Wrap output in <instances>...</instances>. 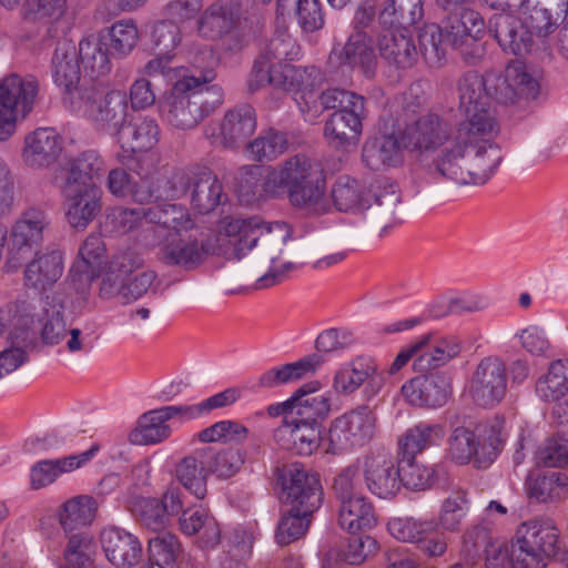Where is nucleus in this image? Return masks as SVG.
Wrapping results in <instances>:
<instances>
[{
  "instance_id": "ddd939ff",
  "label": "nucleus",
  "mask_w": 568,
  "mask_h": 568,
  "mask_svg": "<svg viewBox=\"0 0 568 568\" xmlns=\"http://www.w3.org/2000/svg\"><path fill=\"white\" fill-rule=\"evenodd\" d=\"M282 499L293 511L313 515L322 505L323 488L316 473L292 464L281 475Z\"/></svg>"
},
{
  "instance_id": "de8ad7c7",
  "label": "nucleus",
  "mask_w": 568,
  "mask_h": 568,
  "mask_svg": "<svg viewBox=\"0 0 568 568\" xmlns=\"http://www.w3.org/2000/svg\"><path fill=\"white\" fill-rule=\"evenodd\" d=\"M169 420L162 407L142 414L129 434L130 443L144 446L164 442L171 435Z\"/></svg>"
},
{
  "instance_id": "0eeeda50",
  "label": "nucleus",
  "mask_w": 568,
  "mask_h": 568,
  "mask_svg": "<svg viewBox=\"0 0 568 568\" xmlns=\"http://www.w3.org/2000/svg\"><path fill=\"white\" fill-rule=\"evenodd\" d=\"M503 427L501 419L479 424L474 429L456 427L448 438V458L459 465L473 460L478 468L488 467L501 452L505 440Z\"/></svg>"
},
{
  "instance_id": "37998d69",
  "label": "nucleus",
  "mask_w": 568,
  "mask_h": 568,
  "mask_svg": "<svg viewBox=\"0 0 568 568\" xmlns=\"http://www.w3.org/2000/svg\"><path fill=\"white\" fill-rule=\"evenodd\" d=\"M223 186L206 166L195 168V181L191 190V205L200 214L214 211L221 203Z\"/></svg>"
},
{
  "instance_id": "49530a36",
  "label": "nucleus",
  "mask_w": 568,
  "mask_h": 568,
  "mask_svg": "<svg viewBox=\"0 0 568 568\" xmlns=\"http://www.w3.org/2000/svg\"><path fill=\"white\" fill-rule=\"evenodd\" d=\"M105 245L98 234H90L80 246L79 256L70 270V277L79 285L88 286L97 274Z\"/></svg>"
},
{
  "instance_id": "3c124183",
  "label": "nucleus",
  "mask_w": 568,
  "mask_h": 568,
  "mask_svg": "<svg viewBox=\"0 0 568 568\" xmlns=\"http://www.w3.org/2000/svg\"><path fill=\"white\" fill-rule=\"evenodd\" d=\"M104 171L105 164L100 154L93 150L84 151L69 162L63 185L99 187L95 179Z\"/></svg>"
},
{
  "instance_id": "5701e85b",
  "label": "nucleus",
  "mask_w": 568,
  "mask_h": 568,
  "mask_svg": "<svg viewBox=\"0 0 568 568\" xmlns=\"http://www.w3.org/2000/svg\"><path fill=\"white\" fill-rule=\"evenodd\" d=\"M67 222L77 231H84L102 210L100 187L62 185Z\"/></svg>"
},
{
  "instance_id": "f257e3e1",
  "label": "nucleus",
  "mask_w": 568,
  "mask_h": 568,
  "mask_svg": "<svg viewBox=\"0 0 568 568\" xmlns=\"http://www.w3.org/2000/svg\"><path fill=\"white\" fill-rule=\"evenodd\" d=\"M539 82L519 62L509 63L505 72L489 77L486 81L477 72H468L458 81V111L464 120L457 126V138L447 153L445 163L454 168L463 159L467 148L474 145L477 155L483 152L497 168L503 161L501 150L494 139L499 133V123L490 106L489 95L504 105H523L539 94Z\"/></svg>"
},
{
  "instance_id": "f3484780",
  "label": "nucleus",
  "mask_w": 568,
  "mask_h": 568,
  "mask_svg": "<svg viewBox=\"0 0 568 568\" xmlns=\"http://www.w3.org/2000/svg\"><path fill=\"white\" fill-rule=\"evenodd\" d=\"M507 389V367L497 356H487L476 366L469 394L478 406L493 407L501 402Z\"/></svg>"
},
{
  "instance_id": "052dcab7",
  "label": "nucleus",
  "mask_w": 568,
  "mask_h": 568,
  "mask_svg": "<svg viewBox=\"0 0 568 568\" xmlns=\"http://www.w3.org/2000/svg\"><path fill=\"white\" fill-rule=\"evenodd\" d=\"M423 14L422 0H385L378 22L388 29H405L416 23Z\"/></svg>"
},
{
  "instance_id": "72a5a7b5",
  "label": "nucleus",
  "mask_w": 568,
  "mask_h": 568,
  "mask_svg": "<svg viewBox=\"0 0 568 568\" xmlns=\"http://www.w3.org/2000/svg\"><path fill=\"white\" fill-rule=\"evenodd\" d=\"M99 450L94 445L90 449L57 459H43L34 464L30 471L31 486L39 489L52 484L60 475L70 473L88 463Z\"/></svg>"
},
{
  "instance_id": "f704fd0d",
  "label": "nucleus",
  "mask_w": 568,
  "mask_h": 568,
  "mask_svg": "<svg viewBox=\"0 0 568 568\" xmlns=\"http://www.w3.org/2000/svg\"><path fill=\"white\" fill-rule=\"evenodd\" d=\"M402 132L376 134L363 146L362 159L372 170H381L385 166H395L402 162Z\"/></svg>"
},
{
  "instance_id": "4468645a",
  "label": "nucleus",
  "mask_w": 568,
  "mask_h": 568,
  "mask_svg": "<svg viewBox=\"0 0 568 568\" xmlns=\"http://www.w3.org/2000/svg\"><path fill=\"white\" fill-rule=\"evenodd\" d=\"M485 31V21L471 9L463 8L458 13L448 18L443 29L444 41L457 50L463 59L470 64L477 63L484 53L479 39Z\"/></svg>"
},
{
  "instance_id": "393cba45",
  "label": "nucleus",
  "mask_w": 568,
  "mask_h": 568,
  "mask_svg": "<svg viewBox=\"0 0 568 568\" xmlns=\"http://www.w3.org/2000/svg\"><path fill=\"white\" fill-rule=\"evenodd\" d=\"M273 438L283 449L310 456L320 447L322 432L320 424L300 422L293 415H286L285 420L275 428Z\"/></svg>"
},
{
  "instance_id": "aec40b11",
  "label": "nucleus",
  "mask_w": 568,
  "mask_h": 568,
  "mask_svg": "<svg viewBox=\"0 0 568 568\" xmlns=\"http://www.w3.org/2000/svg\"><path fill=\"white\" fill-rule=\"evenodd\" d=\"M256 129V113L248 104L227 111L219 125H207L205 138L212 145L235 149L243 144Z\"/></svg>"
},
{
  "instance_id": "f03ea898",
  "label": "nucleus",
  "mask_w": 568,
  "mask_h": 568,
  "mask_svg": "<svg viewBox=\"0 0 568 568\" xmlns=\"http://www.w3.org/2000/svg\"><path fill=\"white\" fill-rule=\"evenodd\" d=\"M457 138V129L435 113H427L415 122L407 124L402 131V143L405 149H412L422 153L432 152V159L425 163V171L435 181H452L458 185H483L496 172L497 166L489 163V158L480 152L477 155L474 145L467 148L463 159L456 161L454 168L446 161L449 155H444Z\"/></svg>"
},
{
  "instance_id": "e433bc0d",
  "label": "nucleus",
  "mask_w": 568,
  "mask_h": 568,
  "mask_svg": "<svg viewBox=\"0 0 568 568\" xmlns=\"http://www.w3.org/2000/svg\"><path fill=\"white\" fill-rule=\"evenodd\" d=\"M62 305H54L52 311L47 310L48 320L42 328V338L47 344H59L69 336L67 348L71 353L89 352L92 349V341L83 334L79 328H67L65 321L62 315Z\"/></svg>"
},
{
  "instance_id": "c9c22d12",
  "label": "nucleus",
  "mask_w": 568,
  "mask_h": 568,
  "mask_svg": "<svg viewBox=\"0 0 568 568\" xmlns=\"http://www.w3.org/2000/svg\"><path fill=\"white\" fill-rule=\"evenodd\" d=\"M116 138L124 151L146 152L159 142L160 128L152 118L136 116L119 128Z\"/></svg>"
},
{
  "instance_id": "13d9d810",
  "label": "nucleus",
  "mask_w": 568,
  "mask_h": 568,
  "mask_svg": "<svg viewBox=\"0 0 568 568\" xmlns=\"http://www.w3.org/2000/svg\"><path fill=\"white\" fill-rule=\"evenodd\" d=\"M141 223L146 221L172 231L192 229V217L189 211L178 204H161L151 207H138Z\"/></svg>"
},
{
  "instance_id": "680f3d73",
  "label": "nucleus",
  "mask_w": 568,
  "mask_h": 568,
  "mask_svg": "<svg viewBox=\"0 0 568 568\" xmlns=\"http://www.w3.org/2000/svg\"><path fill=\"white\" fill-rule=\"evenodd\" d=\"M487 306L488 300L484 295L473 292H460L442 296L433 303L430 312L435 317H444L479 312Z\"/></svg>"
},
{
  "instance_id": "ea45409f",
  "label": "nucleus",
  "mask_w": 568,
  "mask_h": 568,
  "mask_svg": "<svg viewBox=\"0 0 568 568\" xmlns=\"http://www.w3.org/2000/svg\"><path fill=\"white\" fill-rule=\"evenodd\" d=\"M378 49L383 59L397 68H410L416 58L415 43L405 29H388L378 37Z\"/></svg>"
},
{
  "instance_id": "c85d7f7f",
  "label": "nucleus",
  "mask_w": 568,
  "mask_h": 568,
  "mask_svg": "<svg viewBox=\"0 0 568 568\" xmlns=\"http://www.w3.org/2000/svg\"><path fill=\"white\" fill-rule=\"evenodd\" d=\"M101 545L106 559L116 568H131L142 557L138 537L120 527H105L101 532Z\"/></svg>"
},
{
  "instance_id": "0e129e2a",
  "label": "nucleus",
  "mask_w": 568,
  "mask_h": 568,
  "mask_svg": "<svg viewBox=\"0 0 568 568\" xmlns=\"http://www.w3.org/2000/svg\"><path fill=\"white\" fill-rule=\"evenodd\" d=\"M77 53L84 70L92 77L104 75L111 70L106 43L100 36L91 34L81 40Z\"/></svg>"
},
{
  "instance_id": "1a4fd4ad",
  "label": "nucleus",
  "mask_w": 568,
  "mask_h": 568,
  "mask_svg": "<svg viewBox=\"0 0 568 568\" xmlns=\"http://www.w3.org/2000/svg\"><path fill=\"white\" fill-rule=\"evenodd\" d=\"M558 549V529L548 521L529 520L516 530L509 562L511 568H545Z\"/></svg>"
},
{
  "instance_id": "4c0bfd02",
  "label": "nucleus",
  "mask_w": 568,
  "mask_h": 568,
  "mask_svg": "<svg viewBox=\"0 0 568 568\" xmlns=\"http://www.w3.org/2000/svg\"><path fill=\"white\" fill-rule=\"evenodd\" d=\"M321 387L318 381L302 385L293 395V410L288 415L300 422L318 424V419L325 418L331 409L329 398L325 394H317Z\"/></svg>"
},
{
  "instance_id": "b1692460",
  "label": "nucleus",
  "mask_w": 568,
  "mask_h": 568,
  "mask_svg": "<svg viewBox=\"0 0 568 568\" xmlns=\"http://www.w3.org/2000/svg\"><path fill=\"white\" fill-rule=\"evenodd\" d=\"M450 389V378L436 372L410 378L402 386L400 392L412 406L437 408L447 403Z\"/></svg>"
},
{
  "instance_id": "7ed1b4c3",
  "label": "nucleus",
  "mask_w": 568,
  "mask_h": 568,
  "mask_svg": "<svg viewBox=\"0 0 568 568\" xmlns=\"http://www.w3.org/2000/svg\"><path fill=\"white\" fill-rule=\"evenodd\" d=\"M210 49L195 55L191 63L200 74L178 73L170 93L160 102L162 119L178 130H191L219 109L224 100L220 85H207L215 78Z\"/></svg>"
},
{
  "instance_id": "774afa93",
  "label": "nucleus",
  "mask_w": 568,
  "mask_h": 568,
  "mask_svg": "<svg viewBox=\"0 0 568 568\" xmlns=\"http://www.w3.org/2000/svg\"><path fill=\"white\" fill-rule=\"evenodd\" d=\"M287 146L286 134L271 129L262 132L252 142L247 143L245 151L250 159L263 162L275 160L287 150Z\"/></svg>"
},
{
  "instance_id": "6e6d98bb",
  "label": "nucleus",
  "mask_w": 568,
  "mask_h": 568,
  "mask_svg": "<svg viewBox=\"0 0 568 568\" xmlns=\"http://www.w3.org/2000/svg\"><path fill=\"white\" fill-rule=\"evenodd\" d=\"M180 529L187 536L197 535L203 547L220 542L221 529L215 518L204 509L185 510L181 514Z\"/></svg>"
},
{
  "instance_id": "dca6fc26",
  "label": "nucleus",
  "mask_w": 568,
  "mask_h": 568,
  "mask_svg": "<svg viewBox=\"0 0 568 568\" xmlns=\"http://www.w3.org/2000/svg\"><path fill=\"white\" fill-rule=\"evenodd\" d=\"M298 54L295 39L285 32L272 37L261 49L247 78V89L254 93L267 85V78L280 73L284 60H293Z\"/></svg>"
},
{
  "instance_id": "a878e982",
  "label": "nucleus",
  "mask_w": 568,
  "mask_h": 568,
  "mask_svg": "<svg viewBox=\"0 0 568 568\" xmlns=\"http://www.w3.org/2000/svg\"><path fill=\"white\" fill-rule=\"evenodd\" d=\"M151 37L156 58L148 62L145 72L149 75L162 74L168 81H173L178 73L184 72L182 69L169 67L170 53L181 42L180 28L172 20L160 21L153 27Z\"/></svg>"
},
{
  "instance_id": "5fc2aeb1",
  "label": "nucleus",
  "mask_w": 568,
  "mask_h": 568,
  "mask_svg": "<svg viewBox=\"0 0 568 568\" xmlns=\"http://www.w3.org/2000/svg\"><path fill=\"white\" fill-rule=\"evenodd\" d=\"M338 504V524L343 529L354 534L376 525L373 504L365 496Z\"/></svg>"
},
{
  "instance_id": "9b49d317",
  "label": "nucleus",
  "mask_w": 568,
  "mask_h": 568,
  "mask_svg": "<svg viewBox=\"0 0 568 568\" xmlns=\"http://www.w3.org/2000/svg\"><path fill=\"white\" fill-rule=\"evenodd\" d=\"M39 81L28 74H10L0 81V142L16 131L19 116H27L39 95Z\"/></svg>"
},
{
  "instance_id": "bb28decb",
  "label": "nucleus",
  "mask_w": 568,
  "mask_h": 568,
  "mask_svg": "<svg viewBox=\"0 0 568 568\" xmlns=\"http://www.w3.org/2000/svg\"><path fill=\"white\" fill-rule=\"evenodd\" d=\"M418 356L413 362V368L423 373L446 365L457 357L462 351L460 342L455 336H442L427 333L416 339Z\"/></svg>"
},
{
  "instance_id": "2eb2a0df",
  "label": "nucleus",
  "mask_w": 568,
  "mask_h": 568,
  "mask_svg": "<svg viewBox=\"0 0 568 568\" xmlns=\"http://www.w3.org/2000/svg\"><path fill=\"white\" fill-rule=\"evenodd\" d=\"M384 385L385 377L376 361L368 356H357L336 371L332 387L337 395L348 396L364 386L363 396L371 400L381 393Z\"/></svg>"
},
{
  "instance_id": "864d4df0",
  "label": "nucleus",
  "mask_w": 568,
  "mask_h": 568,
  "mask_svg": "<svg viewBox=\"0 0 568 568\" xmlns=\"http://www.w3.org/2000/svg\"><path fill=\"white\" fill-rule=\"evenodd\" d=\"M535 393L545 403L559 402L568 395V361L551 362L547 372L537 378Z\"/></svg>"
},
{
  "instance_id": "e2e57ef3",
  "label": "nucleus",
  "mask_w": 568,
  "mask_h": 568,
  "mask_svg": "<svg viewBox=\"0 0 568 568\" xmlns=\"http://www.w3.org/2000/svg\"><path fill=\"white\" fill-rule=\"evenodd\" d=\"M470 509V500L466 490L458 488L453 490L442 503L437 517V528L444 531L455 532L462 527Z\"/></svg>"
},
{
  "instance_id": "603ef678",
  "label": "nucleus",
  "mask_w": 568,
  "mask_h": 568,
  "mask_svg": "<svg viewBox=\"0 0 568 568\" xmlns=\"http://www.w3.org/2000/svg\"><path fill=\"white\" fill-rule=\"evenodd\" d=\"M527 494L538 503H558L568 498V476L562 473H547L528 477Z\"/></svg>"
},
{
  "instance_id": "69168bd1",
  "label": "nucleus",
  "mask_w": 568,
  "mask_h": 568,
  "mask_svg": "<svg viewBox=\"0 0 568 568\" xmlns=\"http://www.w3.org/2000/svg\"><path fill=\"white\" fill-rule=\"evenodd\" d=\"M209 473L220 479H227L240 471L245 463V453L239 448L216 450L213 447H203Z\"/></svg>"
},
{
  "instance_id": "cd10ccee",
  "label": "nucleus",
  "mask_w": 568,
  "mask_h": 568,
  "mask_svg": "<svg viewBox=\"0 0 568 568\" xmlns=\"http://www.w3.org/2000/svg\"><path fill=\"white\" fill-rule=\"evenodd\" d=\"M489 31L503 51L514 55L529 52L532 45L530 29L516 16L510 13H495L489 19Z\"/></svg>"
},
{
  "instance_id": "39448f33",
  "label": "nucleus",
  "mask_w": 568,
  "mask_h": 568,
  "mask_svg": "<svg viewBox=\"0 0 568 568\" xmlns=\"http://www.w3.org/2000/svg\"><path fill=\"white\" fill-rule=\"evenodd\" d=\"M271 195L286 193L294 206L324 211L325 176L318 163L305 154H296L271 168L263 181Z\"/></svg>"
},
{
  "instance_id": "338daca9",
  "label": "nucleus",
  "mask_w": 568,
  "mask_h": 568,
  "mask_svg": "<svg viewBox=\"0 0 568 568\" xmlns=\"http://www.w3.org/2000/svg\"><path fill=\"white\" fill-rule=\"evenodd\" d=\"M387 530L402 542L418 545L423 537L437 531V525L434 519L397 517L388 521Z\"/></svg>"
},
{
  "instance_id": "20e7f679",
  "label": "nucleus",
  "mask_w": 568,
  "mask_h": 568,
  "mask_svg": "<svg viewBox=\"0 0 568 568\" xmlns=\"http://www.w3.org/2000/svg\"><path fill=\"white\" fill-rule=\"evenodd\" d=\"M220 231L229 237L236 257H242L258 241L266 248L271 265L268 271L257 280L258 288H266L281 283L295 266L292 262H281L280 255L285 244L287 232L282 223L264 224L257 216L248 219L224 217Z\"/></svg>"
},
{
  "instance_id": "8fccbe9b",
  "label": "nucleus",
  "mask_w": 568,
  "mask_h": 568,
  "mask_svg": "<svg viewBox=\"0 0 568 568\" xmlns=\"http://www.w3.org/2000/svg\"><path fill=\"white\" fill-rule=\"evenodd\" d=\"M33 322V308L27 302L8 303L0 307V335L8 333L10 342L24 344Z\"/></svg>"
},
{
  "instance_id": "a211bd4d",
  "label": "nucleus",
  "mask_w": 568,
  "mask_h": 568,
  "mask_svg": "<svg viewBox=\"0 0 568 568\" xmlns=\"http://www.w3.org/2000/svg\"><path fill=\"white\" fill-rule=\"evenodd\" d=\"M367 489L379 498H390L400 489V469L390 453L371 450L358 458Z\"/></svg>"
},
{
  "instance_id": "79ce46f5",
  "label": "nucleus",
  "mask_w": 568,
  "mask_h": 568,
  "mask_svg": "<svg viewBox=\"0 0 568 568\" xmlns=\"http://www.w3.org/2000/svg\"><path fill=\"white\" fill-rule=\"evenodd\" d=\"M529 11V28L540 36L552 31L568 14V0H521Z\"/></svg>"
},
{
  "instance_id": "a18cd8bd",
  "label": "nucleus",
  "mask_w": 568,
  "mask_h": 568,
  "mask_svg": "<svg viewBox=\"0 0 568 568\" xmlns=\"http://www.w3.org/2000/svg\"><path fill=\"white\" fill-rule=\"evenodd\" d=\"M322 364L323 358L317 354H312L297 362L273 367L260 376L257 386L261 388H275L298 381L308 374H314Z\"/></svg>"
},
{
  "instance_id": "c756f323",
  "label": "nucleus",
  "mask_w": 568,
  "mask_h": 568,
  "mask_svg": "<svg viewBox=\"0 0 568 568\" xmlns=\"http://www.w3.org/2000/svg\"><path fill=\"white\" fill-rule=\"evenodd\" d=\"M53 82L65 93L72 104L78 92L87 87H79L80 67L75 45L69 40L57 43L51 61Z\"/></svg>"
},
{
  "instance_id": "a19ab883",
  "label": "nucleus",
  "mask_w": 568,
  "mask_h": 568,
  "mask_svg": "<svg viewBox=\"0 0 568 568\" xmlns=\"http://www.w3.org/2000/svg\"><path fill=\"white\" fill-rule=\"evenodd\" d=\"M63 273L62 254L52 251L36 257L24 270V282L28 287L44 291L55 284Z\"/></svg>"
},
{
  "instance_id": "6ab92c4d",
  "label": "nucleus",
  "mask_w": 568,
  "mask_h": 568,
  "mask_svg": "<svg viewBox=\"0 0 568 568\" xmlns=\"http://www.w3.org/2000/svg\"><path fill=\"white\" fill-rule=\"evenodd\" d=\"M267 85L293 94L302 113L308 106L310 101L316 95V91L323 84L325 77L322 70L315 65L285 64L280 68V73L267 78Z\"/></svg>"
},
{
  "instance_id": "2f4dec72",
  "label": "nucleus",
  "mask_w": 568,
  "mask_h": 568,
  "mask_svg": "<svg viewBox=\"0 0 568 568\" xmlns=\"http://www.w3.org/2000/svg\"><path fill=\"white\" fill-rule=\"evenodd\" d=\"M399 204V191L396 185L390 184L375 194L373 203L365 205V220L384 236L402 223Z\"/></svg>"
},
{
  "instance_id": "09e8293b",
  "label": "nucleus",
  "mask_w": 568,
  "mask_h": 568,
  "mask_svg": "<svg viewBox=\"0 0 568 568\" xmlns=\"http://www.w3.org/2000/svg\"><path fill=\"white\" fill-rule=\"evenodd\" d=\"M444 436L445 430L440 424L419 422L409 427L398 439V454L414 458L417 454L437 445Z\"/></svg>"
},
{
  "instance_id": "c03bdc74",
  "label": "nucleus",
  "mask_w": 568,
  "mask_h": 568,
  "mask_svg": "<svg viewBox=\"0 0 568 568\" xmlns=\"http://www.w3.org/2000/svg\"><path fill=\"white\" fill-rule=\"evenodd\" d=\"M202 448L185 456L175 468L179 483L196 499H203L207 494L209 468Z\"/></svg>"
},
{
  "instance_id": "473e14b6",
  "label": "nucleus",
  "mask_w": 568,
  "mask_h": 568,
  "mask_svg": "<svg viewBox=\"0 0 568 568\" xmlns=\"http://www.w3.org/2000/svg\"><path fill=\"white\" fill-rule=\"evenodd\" d=\"M364 104L358 109L336 110L324 126V136L334 148L355 143L362 132Z\"/></svg>"
},
{
  "instance_id": "423d86ee",
  "label": "nucleus",
  "mask_w": 568,
  "mask_h": 568,
  "mask_svg": "<svg viewBox=\"0 0 568 568\" xmlns=\"http://www.w3.org/2000/svg\"><path fill=\"white\" fill-rule=\"evenodd\" d=\"M142 264L143 261L133 251L114 254L102 270L99 297L126 305L144 296L158 275L152 270L138 272Z\"/></svg>"
},
{
  "instance_id": "4be33fe9",
  "label": "nucleus",
  "mask_w": 568,
  "mask_h": 568,
  "mask_svg": "<svg viewBox=\"0 0 568 568\" xmlns=\"http://www.w3.org/2000/svg\"><path fill=\"white\" fill-rule=\"evenodd\" d=\"M251 0H214L196 21L197 34L207 40H217L232 31L243 17Z\"/></svg>"
},
{
  "instance_id": "bf43d9fd",
  "label": "nucleus",
  "mask_w": 568,
  "mask_h": 568,
  "mask_svg": "<svg viewBox=\"0 0 568 568\" xmlns=\"http://www.w3.org/2000/svg\"><path fill=\"white\" fill-rule=\"evenodd\" d=\"M98 504L91 496H77L67 500L59 513L60 525L65 534L89 526L95 518Z\"/></svg>"
},
{
  "instance_id": "9d476101",
  "label": "nucleus",
  "mask_w": 568,
  "mask_h": 568,
  "mask_svg": "<svg viewBox=\"0 0 568 568\" xmlns=\"http://www.w3.org/2000/svg\"><path fill=\"white\" fill-rule=\"evenodd\" d=\"M71 108L73 112L89 119L99 129L118 135L119 128L125 122L128 100L124 92L103 93L91 85L74 95Z\"/></svg>"
},
{
  "instance_id": "7c9ffc66",
  "label": "nucleus",
  "mask_w": 568,
  "mask_h": 568,
  "mask_svg": "<svg viewBox=\"0 0 568 568\" xmlns=\"http://www.w3.org/2000/svg\"><path fill=\"white\" fill-rule=\"evenodd\" d=\"M62 151V139L51 128H39L24 139L22 158L31 168H48L53 164Z\"/></svg>"
},
{
  "instance_id": "412c9836",
  "label": "nucleus",
  "mask_w": 568,
  "mask_h": 568,
  "mask_svg": "<svg viewBox=\"0 0 568 568\" xmlns=\"http://www.w3.org/2000/svg\"><path fill=\"white\" fill-rule=\"evenodd\" d=\"M328 64L343 73L358 69L366 77H371L376 65L371 38L363 31L353 32L344 44L338 43L333 47Z\"/></svg>"
},
{
  "instance_id": "6e6552de",
  "label": "nucleus",
  "mask_w": 568,
  "mask_h": 568,
  "mask_svg": "<svg viewBox=\"0 0 568 568\" xmlns=\"http://www.w3.org/2000/svg\"><path fill=\"white\" fill-rule=\"evenodd\" d=\"M222 247L220 237L211 232H204L195 226L185 231L168 232L158 244V260L168 265L191 271L205 262L209 255Z\"/></svg>"
},
{
  "instance_id": "4d7b16f0",
  "label": "nucleus",
  "mask_w": 568,
  "mask_h": 568,
  "mask_svg": "<svg viewBox=\"0 0 568 568\" xmlns=\"http://www.w3.org/2000/svg\"><path fill=\"white\" fill-rule=\"evenodd\" d=\"M365 104L364 98L354 92L341 89H327L321 94H317L310 101L308 106L305 108L303 113L306 121L316 120L325 110L337 109H358L359 105Z\"/></svg>"
},
{
  "instance_id": "f8f14e48",
  "label": "nucleus",
  "mask_w": 568,
  "mask_h": 568,
  "mask_svg": "<svg viewBox=\"0 0 568 568\" xmlns=\"http://www.w3.org/2000/svg\"><path fill=\"white\" fill-rule=\"evenodd\" d=\"M375 432V417L366 406H361L336 417L328 429V448L342 454L369 443Z\"/></svg>"
},
{
  "instance_id": "58836bf2",
  "label": "nucleus",
  "mask_w": 568,
  "mask_h": 568,
  "mask_svg": "<svg viewBox=\"0 0 568 568\" xmlns=\"http://www.w3.org/2000/svg\"><path fill=\"white\" fill-rule=\"evenodd\" d=\"M47 214L40 209L24 211L16 221L11 230L12 251H30L43 240V232L49 225Z\"/></svg>"
}]
</instances>
